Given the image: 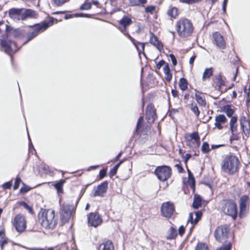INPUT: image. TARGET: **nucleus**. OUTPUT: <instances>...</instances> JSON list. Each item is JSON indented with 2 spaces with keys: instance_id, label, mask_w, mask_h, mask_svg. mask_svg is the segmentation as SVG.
<instances>
[{
  "instance_id": "nucleus-1",
  "label": "nucleus",
  "mask_w": 250,
  "mask_h": 250,
  "mask_svg": "<svg viewBox=\"0 0 250 250\" xmlns=\"http://www.w3.org/2000/svg\"><path fill=\"white\" fill-rule=\"evenodd\" d=\"M39 222L46 229H52L57 225V217L52 209H41L38 214Z\"/></svg>"
},
{
  "instance_id": "nucleus-2",
  "label": "nucleus",
  "mask_w": 250,
  "mask_h": 250,
  "mask_svg": "<svg viewBox=\"0 0 250 250\" xmlns=\"http://www.w3.org/2000/svg\"><path fill=\"white\" fill-rule=\"evenodd\" d=\"M239 164L236 156L233 155L227 156L221 161V170L229 175H233L237 172Z\"/></svg>"
},
{
  "instance_id": "nucleus-3",
  "label": "nucleus",
  "mask_w": 250,
  "mask_h": 250,
  "mask_svg": "<svg viewBox=\"0 0 250 250\" xmlns=\"http://www.w3.org/2000/svg\"><path fill=\"white\" fill-rule=\"evenodd\" d=\"M176 29L178 34L181 38L190 36L193 31L191 22L187 19H182L179 20L176 23Z\"/></svg>"
},
{
  "instance_id": "nucleus-4",
  "label": "nucleus",
  "mask_w": 250,
  "mask_h": 250,
  "mask_svg": "<svg viewBox=\"0 0 250 250\" xmlns=\"http://www.w3.org/2000/svg\"><path fill=\"white\" fill-rule=\"evenodd\" d=\"M54 19H52L49 22H43L35 25L29 31L27 35V40L24 43L31 41L36 37L39 34L45 31L49 26L52 25Z\"/></svg>"
},
{
  "instance_id": "nucleus-5",
  "label": "nucleus",
  "mask_w": 250,
  "mask_h": 250,
  "mask_svg": "<svg viewBox=\"0 0 250 250\" xmlns=\"http://www.w3.org/2000/svg\"><path fill=\"white\" fill-rule=\"evenodd\" d=\"M221 208L224 213L235 219L237 216L236 205L232 200H223L221 202Z\"/></svg>"
},
{
  "instance_id": "nucleus-6",
  "label": "nucleus",
  "mask_w": 250,
  "mask_h": 250,
  "mask_svg": "<svg viewBox=\"0 0 250 250\" xmlns=\"http://www.w3.org/2000/svg\"><path fill=\"white\" fill-rule=\"evenodd\" d=\"M12 224L16 230L19 232H23L26 228V221L24 216L21 214H17L13 220Z\"/></svg>"
},
{
  "instance_id": "nucleus-7",
  "label": "nucleus",
  "mask_w": 250,
  "mask_h": 250,
  "mask_svg": "<svg viewBox=\"0 0 250 250\" xmlns=\"http://www.w3.org/2000/svg\"><path fill=\"white\" fill-rule=\"evenodd\" d=\"M185 138L187 145L191 148L198 147L200 145V137L197 132L191 134L187 133L185 134Z\"/></svg>"
},
{
  "instance_id": "nucleus-8",
  "label": "nucleus",
  "mask_w": 250,
  "mask_h": 250,
  "mask_svg": "<svg viewBox=\"0 0 250 250\" xmlns=\"http://www.w3.org/2000/svg\"><path fill=\"white\" fill-rule=\"evenodd\" d=\"M229 231V227L227 225L218 227L214 231L216 239L219 242L225 241L228 237Z\"/></svg>"
},
{
  "instance_id": "nucleus-9",
  "label": "nucleus",
  "mask_w": 250,
  "mask_h": 250,
  "mask_svg": "<svg viewBox=\"0 0 250 250\" xmlns=\"http://www.w3.org/2000/svg\"><path fill=\"white\" fill-rule=\"evenodd\" d=\"M155 174L160 181H165L171 176V169L167 166L158 167L155 170Z\"/></svg>"
},
{
  "instance_id": "nucleus-10",
  "label": "nucleus",
  "mask_w": 250,
  "mask_h": 250,
  "mask_svg": "<svg viewBox=\"0 0 250 250\" xmlns=\"http://www.w3.org/2000/svg\"><path fill=\"white\" fill-rule=\"evenodd\" d=\"M87 221L89 226L96 228L102 224L103 220L100 214L95 212L87 215Z\"/></svg>"
},
{
  "instance_id": "nucleus-11",
  "label": "nucleus",
  "mask_w": 250,
  "mask_h": 250,
  "mask_svg": "<svg viewBox=\"0 0 250 250\" xmlns=\"http://www.w3.org/2000/svg\"><path fill=\"white\" fill-rule=\"evenodd\" d=\"M74 207L69 205H65L62 206L61 218L62 221L67 222L70 218L74 211Z\"/></svg>"
},
{
  "instance_id": "nucleus-12",
  "label": "nucleus",
  "mask_w": 250,
  "mask_h": 250,
  "mask_svg": "<svg viewBox=\"0 0 250 250\" xmlns=\"http://www.w3.org/2000/svg\"><path fill=\"white\" fill-rule=\"evenodd\" d=\"M0 43L1 46L4 49L5 52L7 54H10L11 53H15L18 50L15 42H11L5 39L1 40Z\"/></svg>"
},
{
  "instance_id": "nucleus-13",
  "label": "nucleus",
  "mask_w": 250,
  "mask_h": 250,
  "mask_svg": "<svg viewBox=\"0 0 250 250\" xmlns=\"http://www.w3.org/2000/svg\"><path fill=\"white\" fill-rule=\"evenodd\" d=\"M173 205L170 202L164 203L161 207L162 214L166 217H170L173 214Z\"/></svg>"
},
{
  "instance_id": "nucleus-14",
  "label": "nucleus",
  "mask_w": 250,
  "mask_h": 250,
  "mask_svg": "<svg viewBox=\"0 0 250 250\" xmlns=\"http://www.w3.org/2000/svg\"><path fill=\"white\" fill-rule=\"evenodd\" d=\"M23 8H12L9 11V15L14 20H23Z\"/></svg>"
},
{
  "instance_id": "nucleus-15",
  "label": "nucleus",
  "mask_w": 250,
  "mask_h": 250,
  "mask_svg": "<svg viewBox=\"0 0 250 250\" xmlns=\"http://www.w3.org/2000/svg\"><path fill=\"white\" fill-rule=\"evenodd\" d=\"M240 125L243 131L246 136L248 137L250 135V122L245 116H242L240 120Z\"/></svg>"
},
{
  "instance_id": "nucleus-16",
  "label": "nucleus",
  "mask_w": 250,
  "mask_h": 250,
  "mask_svg": "<svg viewBox=\"0 0 250 250\" xmlns=\"http://www.w3.org/2000/svg\"><path fill=\"white\" fill-rule=\"evenodd\" d=\"M249 197L247 195L242 196L240 200V216L243 217L247 212Z\"/></svg>"
},
{
  "instance_id": "nucleus-17",
  "label": "nucleus",
  "mask_w": 250,
  "mask_h": 250,
  "mask_svg": "<svg viewBox=\"0 0 250 250\" xmlns=\"http://www.w3.org/2000/svg\"><path fill=\"white\" fill-rule=\"evenodd\" d=\"M155 110L151 105H148L146 109V119L148 123H153L155 119Z\"/></svg>"
},
{
  "instance_id": "nucleus-18",
  "label": "nucleus",
  "mask_w": 250,
  "mask_h": 250,
  "mask_svg": "<svg viewBox=\"0 0 250 250\" xmlns=\"http://www.w3.org/2000/svg\"><path fill=\"white\" fill-rule=\"evenodd\" d=\"M108 183L106 181L103 182L102 184L99 185L94 193V196H104V194L106 192L107 189Z\"/></svg>"
},
{
  "instance_id": "nucleus-19",
  "label": "nucleus",
  "mask_w": 250,
  "mask_h": 250,
  "mask_svg": "<svg viewBox=\"0 0 250 250\" xmlns=\"http://www.w3.org/2000/svg\"><path fill=\"white\" fill-rule=\"evenodd\" d=\"M213 38L216 45L222 49H224L226 46L225 42L223 37L219 33L215 32L213 34Z\"/></svg>"
},
{
  "instance_id": "nucleus-20",
  "label": "nucleus",
  "mask_w": 250,
  "mask_h": 250,
  "mask_svg": "<svg viewBox=\"0 0 250 250\" xmlns=\"http://www.w3.org/2000/svg\"><path fill=\"white\" fill-rule=\"evenodd\" d=\"M13 30L12 27L7 24V21H0V32H4V36L8 37Z\"/></svg>"
},
{
  "instance_id": "nucleus-21",
  "label": "nucleus",
  "mask_w": 250,
  "mask_h": 250,
  "mask_svg": "<svg viewBox=\"0 0 250 250\" xmlns=\"http://www.w3.org/2000/svg\"><path fill=\"white\" fill-rule=\"evenodd\" d=\"M119 23L122 25V27H119L118 28L122 33H124V31H126L127 27L132 23V21L129 17H124L120 21Z\"/></svg>"
},
{
  "instance_id": "nucleus-22",
  "label": "nucleus",
  "mask_w": 250,
  "mask_h": 250,
  "mask_svg": "<svg viewBox=\"0 0 250 250\" xmlns=\"http://www.w3.org/2000/svg\"><path fill=\"white\" fill-rule=\"evenodd\" d=\"M202 215V213L201 211L190 213L188 222H190L192 225L196 224L201 219Z\"/></svg>"
},
{
  "instance_id": "nucleus-23",
  "label": "nucleus",
  "mask_w": 250,
  "mask_h": 250,
  "mask_svg": "<svg viewBox=\"0 0 250 250\" xmlns=\"http://www.w3.org/2000/svg\"><path fill=\"white\" fill-rule=\"evenodd\" d=\"M149 42L155 46L160 51L163 49V45L154 34L150 32Z\"/></svg>"
},
{
  "instance_id": "nucleus-24",
  "label": "nucleus",
  "mask_w": 250,
  "mask_h": 250,
  "mask_svg": "<svg viewBox=\"0 0 250 250\" xmlns=\"http://www.w3.org/2000/svg\"><path fill=\"white\" fill-rule=\"evenodd\" d=\"M227 122V118L224 115H219L215 117V125L218 129H221L223 128V125Z\"/></svg>"
},
{
  "instance_id": "nucleus-25",
  "label": "nucleus",
  "mask_w": 250,
  "mask_h": 250,
  "mask_svg": "<svg viewBox=\"0 0 250 250\" xmlns=\"http://www.w3.org/2000/svg\"><path fill=\"white\" fill-rule=\"evenodd\" d=\"M195 96L198 104L202 106H205L206 105V101L204 95L195 90Z\"/></svg>"
},
{
  "instance_id": "nucleus-26",
  "label": "nucleus",
  "mask_w": 250,
  "mask_h": 250,
  "mask_svg": "<svg viewBox=\"0 0 250 250\" xmlns=\"http://www.w3.org/2000/svg\"><path fill=\"white\" fill-rule=\"evenodd\" d=\"M98 250H114V247L112 242L108 240L101 244Z\"/></svg>"
},
{
  "instance_id": "nucleus-27",
  "label": "nucleus",
  "mask_w": 250,
  "mask_h": 250,
  "mask_svg": "<svg viewBox=\"0 0 250 250\" xmlns=\"http://www.w3.org/2000/svg\"><path fill=\"white\" fill-rule=\"evenodd\" d=\"M23 20L27 18H34L37 16L36 12L32 9L23 8L22 11Z\"/></svg>"
},
{
  "instance_id": "nucleus-28",
  "label": "nucleus",
  "mask_w": 250,
  "mask_h": 250,
  "mask_svg": "<svg viewBox=\"0 0 250 250\" xmlns=\"http://www.w3.org/2000/svg\"><path fill=\"white\" fill-rule=\"evenodd\" d=\"M127 38H128L130 41L131 42L133 43V44L135 45V46L136 47V48H137V49L138 50H139V48H138V44H140L141 45V48L143 50H144L145 49V43H140V42H136L135 41V40L132 38L130 36V35L127 33L126 31H124V33H123Z\"/></svg>"
},
{
  "instance_id": "nucleus-29",
  "label": "nucleus",
  "mask_w": 250,
  "mask_h": 250,
  "mask_svg": "<svg viewBox=\"0 0 250 250\" xmlns=\"http://www.w3.org/2000/svg\"><path fill=\"white\" fill-rule=\"evenodd\" d=\"M167 14L169 17L175 19L178 15V9L175 7H169L167 11Z\"/></svg>"
},
{
  "instance_id": "nucleus-30",
  "label": "nucleus",
  "mask_w": 250,
  "mask_h": 250,
  "mask_svg": "<svg viewBox=\"0 0 250 250\" xmlns=\"http://www.w3.org/2000/svg\"><path fill=\"white\" fill-rule=\"evenodd\" d=\"M213 75V69L212 68H206L202 76V80L203 81H205L206 79H209L212 75Z\"/></svg>"
},
{
  "instance_id": "nucleus-31",
  "label": "nucleus",
  "mask_w": 250,
  "mask_h": 250,
  "mask_svg": "<svg viewBox=\"0 0 250 250\" xmlns=\"http://www.w3.org/2000/svg\"><path fill=\"white\" fill-rule=\"evenodd\" d=\"M188 81L184 78H181L179 82V86L182 91H185L188 88Z\"/></svg>"
},
{
  "instance_id": "nucleus-32",
  "label": "nucleus",
  "mask_w": 250,
  "mask_h": 250,
  "mask_svg": "<svg viewBox=\"0 0 250 250\" xmlns=\"http://www.w3.org/2000/svg\"><path fill=\"white\" fill-rule=\"evenodd\" d=\"M188 185H190L191 188L194 189L195 186V180L194 177L190 171H189L188 169Z\"/></svg>"
},
{
  "instance_id": "nucleus-33",
  "label": "nucleus",
  "mask_w": 250,
  "mask_h": 250,
  "mask_svg": "<svg viewBox=\"0 0 250 250\" xmlns=\"http://www.w3.org/2000/svg\"><path fill=\"white\" fill-rule=\"evenodd\" d=\"M201 205V198L198 196H195L192 204L194 208H198Z\"/></svg>"
},
{
  "instance_id": "nucleus-34",
  "label": "nucleus",
  "mask_w": 250,
  "mask_h": 250,
  "mask_svg": "<svg viewBox=\"0 0 250 250\" xmlns=\"http://www.w3.org/2000/svg\"><path fill=\"white\" fill-rule=\"evenodd\" d=\"M64 183H65L64 180H61L55 184L54 187L57 190L58 193H62V187Z\"/></svg>"
},
{
  "instance_id": "nucleus-35",
  "label": "nucleus",
  "mask_w": 250,
  "mask_h": 250,
  "mask_svg": "<svg viewBox=\"0 0 250 250\" xmlns=\"http://www.w3.org/2000/svg\"><path fill=\"white\" fill-rule=\"evenodd\" d=\"M177 235V230L171 227L170 229L169 234L167 236V239H175Z\"/></svg>"
},
{
  "instance_id": "nucleus-36",
  "label": "nucleus",
  "mask_w": 250,
  "mask_h": 250,
  "mask_svg": "<svg viewBox=\"0 0 250 250\" xmlns=\"http://www.w3.org/2000/svg\"><path fill=\"white\" fill-rule=\"evenodd\" d=\"M53 5L55 6H61L69 0H51Z\"/></svg>"
},
{
  "instance_id": "nucleus-37",
  "label": "nucleus",
  "mask_w": 250,
  "mask_h": 250,
  "mask_svg": "<svg viewBox=\"0 0 250 250\" xmlns=\"http://www.w3.org/2000/svg\"><path fill=\"white\" fill-rule=\"evenodd\" d=\"M123 160L121 161L110 170L109 174L111 177L116 174L118 168H119L120 165L123 162Z\"/></svg>"
},
{
  "instance_id": "nucleus-38",
  "label": "nucleus",
  "mask_w": 250,
  "mask_h": 250,
  "mask_svg": "<svg viewBox=\"0 0 250 250\" xmlns=\"http://www.w3.org/2000/svg\"><path fill=\"white\" fill-rule=\"evenodd\" d=\"M195 250H208V246L203 243H199L197 244Z\"/></svg>"
},
{
  "instance_id": "nucleus-39",
  "label": "nucleus",
  "mask_w": 250,
  "mask_h": 250,
  "mask_svg": "<svg viewBox=\"0 0 250 250\" xmlns=\"http://www.w3.org/2000/svg\"><path fill=\"white\" fill-rule=\"evenodd\" d=\"M190 108L191 110L194 113L195 115L198 117L200 114V111L199 110L198 107L195 104H191Z\"/></svg>"
},
{
  "instance_id": "nucleus-40",
  "label": "nucleus",
  "mask_w": 250,
  "mask_h": 250,
  "mask_svg": "<svg viewBox=\"0 0 250 250\" xmlns=\"http://www.w3.org/2000/svg\"><path fill=\"white\" fill-rule=\"evenodd\" d=\"M87 1V0H86L84 3L80 6V9L81 10H89L91 8V4Z\"/></svg>"
},
{
  "instance_id": "nucleus-41",
  "label": "nucleus",
  "mask_w": 250,
  "mask_h": 250,
  "mask_svg": "<svg viewBox=\"0 0 250 250\" xmlns=\"http://www.w3.org/2000/svg\"><path fill=\"white\" fill-rule=\"evenodd\" d=\"M19 205L23 207L29 211V212L32 213L33 210L32 208L30 207L27 203L24 202H21L19 203Z\"/></svg>"
},
{
  "instance_id": "nucleus-42",
  "label": "nucleus",
  "mask_w": 250,
  "mask_h": 250,
  "mask_svg": "<svg viewBox=\"0 0 250 250\" xmlns=\"http://www.w3.org/2000/svg\"><path fill=\"white\" fill-rule=\"evenodd\" d=\"M144 118L143 116H141L138 119L137 125H136V132H138L139 130L140 127H141L142 125H143Z\"/></svg>"
},
{
  "instance_id": "nucleus-43",
  "label": "nucleus",
  "mask_w": 250,
  "mask_h": 250,
  "mask_svg": "<svg viewBox=\"0 0 250 250\" xmlns=\"http://www.w3.org/2000/svg\"><path fill=\"white\" fill-rule=\"evenodd\" d=\"M209 145L207 143H204L202 146V151L205 153H207L209 152Z\"/></svg>"
},
{
  "instance_id": "nucleus-44",
  "label": "nucleus",
  "mask_w": 250,
  "mask_h": 250,
  "mask_svg": "<svg viewBox=\"0 0 250 250\" xmlns=\"http://www.w3.org/2000/svg\"><path fill=\"white\" fill-rule=\"evenodd\" d=\"M21 178L20 177H19L18 176H17V178H16L14 185L13 187L14 189H17L19 188L20 184L21 183Z\"/></svg>"
},
{
  "instance_id": "nucleus-45",
  "label": "nucleus",
  "mask_w": 250,
  "mask_h": 250,
  "mask_svg": "<svg viewBox=\"0 0 250 250\" xmlns=\"http://www.w3.org/2000/svg\"><path fill=\"white\" fill-rule=\"evenodd\" d=\"M231 244L230 243L229 244L224 245L223 247L219 248L217 250H230Z\"/></svg>"
},
{
  "instance_id": "nucleus-46",
  "label": "nucleus",
  "mask_w": 250,
  "mask_h": 250,
  "mask_svg": "<svg viewBox=\"0 0 250 250\" xmlns=\"http://www.w3.org/2000/svg\"><path fill=\"white\" fill-rule=\"evenodd\" d=\"M12 186V182L9 181L5 183L2 185V187L4 189H10Z\"/></svg>"
},
{
  "instance_id": "nucleus-47",
  "label": "nucleus",
  "mask_w": 250,
  "mask_h": 250,
  "mask_svg": "<svg viewBox=\"0 0 250 250\" xmlns=\"http://www.w3.org/2000/svg\"><path fill=\"white\" fill-rule=\"evenodd\" d=\"M163 69H164V72L165 74H168L169 73H170V69H169V65H168V63H167L166 64H165V65Z\"/></svg>"
},
{
  "instance_id": "nucleus-48",
  "label": "nucleus",
  "mask_w": 250,
  "mask_h": 250,
  "mask_svg": "<svg viewBox=\"0 0 250 250\" xmlns=\"http://www.w3.org/2000/svg\"><path fill=\"white\" fill-rule=\"evenodd\" d=\"M169 57L171 59L173 65L175 66L177 64V60L175 56L173 54H171L169 55Z\"/></svg>"
},
{
  "instance_id": "nucleus-49",
  "label": "nucleus",
  "mask_w": 250,
  "mask_h": 250,
  "mask_svg": "<svg viewBox=\"0 0 250 250\" xmlns=\"http://www.w3.org/2000/svg\"><path fill=\"white\" fill-rule=\"evenodd\" d=\"M237 121V117H232L231 118L230 121V127L232 128L233 125L236 123Z\"/></svg>"
},
{
  "instance_id": "nucleus-50",
  "label": "nucleus",
  "mask_w": 250,
  "mask_h": 250,
  "mask_svg": "<svg viewBox=\"0 0 250 250\" xmlns=\"http://www.w3.org/2000/svg\"><path fill=\"white\" fill-rule=\"evenodd\" d=\"M166 64L167 63H166V62L164 60H161L159 61L158 63L157 64V69H160L162 66H165V64Z\"/></svg>"
},
{
  "instance_id": "nucleus-51",
  "label": "nucleus",
  "mask_w": 250,
  "mask_h": 250,
  "mask_svg": "<svg viewBox=\"0 0 250 250\" xmlns=\"http://www.w3.org/2000/svg\"><path fill=\"white\" fill-rule=\"evenodd\" d=\"M155 7L154 6H149L146 7V11L148 13H152L155 10Z\"/></svg>"
},
{
  "instance_id": "nucleus-52",
  "label": "nucleus",
  "mask_w": 250,
  "mask_h": 250,
  "mask_svg": "<svg viewBox=\"0 0 250 250\" xmlns=\"http://www.w3.org/2000/svg\"><path fill=\"white\" fill-rule=\"evenodd\" d=\"M7 243V239L4 238H2L0 241V245L2 249H3L4 245Z\"/></svg>"
},
{
  "instance_id": "nucleus-53",
  "label": "nucleus",
  "mask_w": 250,
  "mask_h": 250,
  "mask_svg": "<svg viewBox=\"0 0 250 250\" xmlns=\"http://www.w3.org/2000/svg\"><path fill=\"white\" fill-rule=\"evenodd\" d=\"M233 110L231 109V108H228L226 110V113H227V115L229 116V117H231L232 116V115H233Z\"/></svg>"
},
{
  "instance_id": "nucleus-54",
  "label": "nucleus",
  "mask_w": 250,
  "mask_h": 250,
  "mask_svg": "<svg viewBox=\"0 0 250 250\" xmlns=\"http://www.w3.org/2000/svg\"><path fill=\"white\" fill-rule=\"evenodd\" d=\"M185 228L184 226H180L178 230L179 235L182 236L185 232Z\"/></svg>"
},
{
  "instance_id": "nucleus-55",
  "label": "nucleus",
  "mask_w": 250,
  "mask_h": 250,
  "mask_svg": "<svg viewBox=\"0 0 250 250\" xmlns=\"http://www.w3.org/2000/svg\"><path fill=\"white\" fill-rule=\"evenodd\" d=\"M191 157V155L188 153L186 154L185 156H183V159L186 164L187 163L188 161L190 158Z\"/></svg>"
},
{
  "instance_id": "nucleus-56",
  "label": "nucleus",
  "mask_w": 250,
  "mask_h": 250,
  "mask_svg": "<svg viewBox=\"0 0 250 250\" xmlns=\"http://www.w3.org/2000/svg\"><path fill=\"white\" fill-rule=\"evenodd\" d=\"M218 84L219 87H220L222 85H224V82L222 79V78L221 76H219V77L218 78Z\"/></svg>"
},
{
  "instance_id": "nucleus-57",
  "label": "nucleus",
  "mask_w": 250,
  "mask_h": 250,
  "mask_svg": "<svg viewBox=\"0 0 250 250\" xmlns=\"http://www.w3.org/2000/svg\"><path fill=\"white\" fill-rule=\"evenodd\" d=\"M78 15V14H68V15H66L65 16V17H64V19L65 20H67V19L73 18V17H77Z\"/></svg>"
},
{
  "instance_id": "nucleus-58",
  "label": "nucleus",
  "mask_w": 250,
  "mask_h": 250,
  "mask_svg": "<svg viewBox=\"0 0 250 250\" xmlns=\"http://www.w3.org/2000/svg\"><path fill=\"white\" fill-rule=\"evenodd\" d=\"M175 167L177 168V169L179 173H182V171H183V168L181 165L176 164V165H175Z\"/></svg>"
},
{
  "instance_id": "nucleus-59",
  "label": "nucleus",
  "mask_w": 250,
  "mask_h": 250,
  "mask_svg": "<svg viewBox=\"0 0 250 250\" xmlns=\"http://www.w3.org/2000/svg\"><path fill=\"white\" fill-rule=\"evenodd\" d=\"M106 175V171L105 170H101L100 172V179L103 178Z\"/></svg>"
},
{
  "instance_id": "nucleus-60",
  "label": "nucleus",
  "mask_w": 250,
  "mask_h": 250,
  "mask_svg": "<svg viewBox=\"0 0 250 250\" xmlns=\"http://www.w3.org/2000/svg\"><path fill=\"white\" fill-rule=\"evenodd\" d=\"M250 88H249L248 91L245 88L244 90V92L247 94V102L248 103L250 101Z\"/></svg>"
},
{
  "instance_id": "nucleus-61",
  "label": "nucleus",
  "mask_w": 250,
  "mask_h": 250,
  "mask_svg": "<svg viewBox=\"0 0 250 250\" xmlns=\"http://www.w3.org/2000/svg\"><path fill=\"white\" fill-rule=\"evenodd\" d=\"M171 94L174 97H176L178 96V92L175 90L172 89L171 91Z\"/></svg>"
},
{
  "instance_id": "nucleus-62",
  "label": "nucleus",
  "mask_w": 250,
  "mask_h": 250,
  "mask_svg": "<svg viewBox=\"0 0 250 250\" xmlns=\"http://www.w3.org/2000/svg\"><path fill=\"white\" fill-rule=\"evenodd\" d=\"M129 1L130 2V4L132 6L138 5L137 2L136 0H129Z\"/></svg>"
},
{
  "instance_id": "nucleus-63",
  "label": "nucleus",
  "mask_w": 250,
  "mask_h": 250,
  "mask_svg": "<svg viewBox=\"0 0 250 250\" xmlns=\"http://www.w3.org/2000/svg\"><path fill=\"white\" fill-rule=\"evenodd\" d=\"M166 75V80L168 81H170L172 78V75L171 73L165 74Z\"/></svg>"
},
{
  "instance_id": "nucleus-64",
  "label": "nucleus",
  "mask_w": 250,
  "mask_h": 250,
  "mask_svg": "<svg viewBox=\"0 0 250 250\" xmlns=\"http://www.w3.org/2000/svg\"><path fill=\"white\" fill-rule=\"evenodd\" d=\"M195 59V56H192L191 57L190 59H189V63L191 65L193 64V62H194V61Z\"/></svg>"
}]
</instances>
